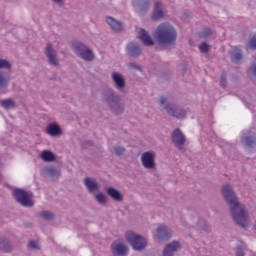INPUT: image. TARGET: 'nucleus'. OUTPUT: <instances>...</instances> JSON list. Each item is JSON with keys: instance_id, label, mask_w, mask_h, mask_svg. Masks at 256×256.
Segmentation results:
<instances>
[{"instance_id": "obj_1", "label": "nucleus", "mask_w": 256, "mask_h": 256, "mask_svg": "<svg viewBox=\"0 0 256 256\" xmlns=\"http://www.w3.org/2000/svg\"><path fill=\"white\" fill-rule=\"evenodd\" d=\"M222 196L228 202L232 219L239 227H249V211L245 205L239 203V198L233 190V186L226 184L222 186Z\"/></svg>"}, {"instance_id": "obj_2", "label": "nucleus", "mask_w": 256, "mask_h": 256, "mask_svg": "<svg viewBox=\"0 0 256 256\" xmlns=\"http://www.w3.org/2000/svg\"><path fill=\"white\" fill-rule=\"evenodd\" d=\"M154 38L159 45L169 47L177 41V30L169 22L161 23L154 32Z\"/></svg>"}, {"instance_id": "obj_3", "label": "nucleus", "mask_w": 256, "mask_h": 256, "mask_svg": "<svg viewBox=\"0 0 256 256\" xmlns=\"http://www.w3.org/2000/svg\"><path fill=\"white\" fill-rule=\"evenodd\" d=\"M102 99L108 105L109 109L115 115H121L125 111V104L121 101L119 94L113 89H108L103 92Z\"/></svg>"}, {"instance_id": "obj_4", "label": "nucleus", "mask_w": 256, "mask_h": 256, "mask_svg": "<svg viewBox=\"0 0 256 256\" xmlns=\"http://www.w3.org/2000/svg\"><path fill=\"white\" fill-rule=\"evenodd\" d=\"M159 105L168 115L176 117V119H185L187 117V111L183 108L171 104V100L167 96H161Z\"/></svg>"}, {"instance_id": "obj_5", "label": "nucleus", "mask_w": 256, "mask_h": 256, "mask_svg": "<svg viewBox=\"0 0 256 256\" xmlns=\"http://www.w3.org/2000/svg\"><path fill=\"white\" fill-rule=\"evenodd\" d=\"M125 238L128 243H130L134 251H143V249L147 247V239L133 231H127L125 233Z\"/></svg>"}, {"instance_id": "obj_6", "label": "nucleus", "mask_w": 256, "mask_h": 256, "mask_svg": "<svg viewBox=\"0 0 256 256\" xmlns=\"http://www.w3.org/2000/svg\"><path fill=\"white\" fill-rule=\"evenodd\" d=\"M72 49L78 57L83 59L84 61H93L95 58V54H93V50L89 49L85 44L81 42H73Z\"/></svg>"}, {"instance_id": "obj_7", "label": "nucleus", "mask_w": 256, "mask_h": 256, "mask_svg": "<svg viewBox=\"0 0 256 256\" xmlns=\"http://www.w3.org/2000/svg\"><path fill=\"white\" fill-rule=\"evenodd\" d=\"M13 195L18 201V203H21L23 207H33V193L27 192L21 189H16L13 192Z\"/></svg>"}, {"instance_id": "obj_8", "label": "nucleus", "mask_w": 256, "mask_h": 256, "mask_svg": "<svg viewBox=\"0 0 256 256\" xmlns=\"http://www.w3.org/2000/svg\"><path fill=\"white\" fill-rule=\"evenodd\" d=\"M157 154L154 151H147L141 155V163L144 169H155V158Z\"/></svg>"}, {"instance_id": "obj_9", "label": "nucleus", "mask_w": 256, "mask_h": 256, "mask_svg": "<svg viewBox=\"0 0 256 256\" xmlns=\"http://www.w3.org/2000/svg\"><path fill=\"white\" fill-rule=\"evenodd\" d=\"M171 235L172 231L166 225H160L155 231H153L154 239H158L160 241H166L167 239H170Z\"/></svg>"}, {"instance_id": "obj_10", "label": "nucleus", "mask_w": 256, "mask_h": 256, "mask_svg": "<svg viewBox=\"0 0 256 256\" xmlns=\"http://www.w3.org/2000/svg\"><path fill=\"white\" fill-rule=\"evenodd\" d=\"M45 55L50 65H59V58L57 57V50L53 48V45L47 44L45 49Z\"/></svg>"}, {"instance_id": "obj_11", "label": "nucleus", "mask_w": 256, "mask_h": 256, "mask_svg": "<svg viewBox=\"0 0 256 256\" xmlns=\"http://www.w3.org/2000/svg\"><path fill=\"white\" fill-rule=\"evenodd\" d=\"M167 15V10L165 6L161 2H155L154 10L152 13L153 21H159V19H163Z\"/></svg>"}, {"instance_id": "obj_12", "label": "nucleus", "mask_w": 256, "mask_h": 256, "mask_svg": "<svg viewBox=\"0 0 256 256\" xmlns=\"http://www.w3.org/2000/svg\"><path fill=\"white\" fill-rule=\"evenodd\" d=\"M136 32H137V37L142 41L143 45H146L147 47H151V45H155L153 38H151L147 30L143 28H137Z\"/></svg>"}, {"instance_id": "obj_13", "label": "nucleus", "mask_w": 256, "mask_h": 256, "mask_svg": "<svg viewBox=\"0 0 256 256\" xmlns=\"http://www.w3.org/2000/svg\"><path fill=\"white\" fill-rule=\"evenodd\" d=\"M172 141L175 146L181 151L183 150V145H185V135H183V132H181V130L176 129L172 133Z\"/></svg>"}, {"instance_id": "obj_14", "label": "nucleus", "mask_w": 256, "mask_h": 256, "mask_svg": "<svg viewBox=\"0 0 256 256\" xmlns=\"http://www.w3.org/2000/svg\"><path fill=\"white\" fill-rule=\"evenodd\" d=\"M179 249H181V244L177 241H173L166 245L162 256H173L175 255L176 251H179Z\"/></svg>"}, {"instance_id": "obj_15", "label": "nucleus", "mask_w": 256, "mask_h": 256, "mask_svg": "<svg viewBox=\"0 0 256 256\" xmlns=\"http://www.w3.org/2000/svg\"><path fill=\"white\" fill-rule=\"evenodd\" d=\"M106 23L112 31H116L117 33H119V31H123V23L111 16L106 17Z\"/></svg>"}, {"instance_id": "obj_16", "label": "nucleus", "mask_w": 256, "mask_h": 256, "mask_svg": "<svg viewBox=\"0 0 256 256\" xmlns=\"http://www.w3.org/2000/svg\"><path fill=\"white\" fill-rule=\"evenodd\" d=\"M141 52V47L137 43L131 42L127 45L126 53L130 55V57H139Z\"/></svg>"}, {"instance_id": "obj_17", "label": "nucleus", "mask_w": 256, "mask_h": 256, "mask_svg": "<svg viewBox=\"0 0 256 256\" xmlns=\"http://www.w3.org/2000/svg\"><path fill=\"white\" fill-rule=\"evenodd\" d=\"M112 252L117 256H126L129 253V249L125 244L114 243L112 244Z\"/></svg>"}, {"instance_id": "obj_18", "label": "nucleus", "mask_w": 256, "mask_h": 256, "mask_svg": "<svg viewBox=\"0 0 256 256\" xmlns=\"http://www.w3.org/2000/svg\"><path fill=\"white\" fill-rule=\"evenodd\" d=\"M112 80L116 88H118L119 90L125 89V77H123L121 73L113 72Z\"/></svg>"}, {"instance_id": "obj_19", "label": "nucleus", "mask_w": 256, "mask_h": 256, "mask_svg": "<svg viewBox=\"0 0 256 256\" xmlns=\"http://www.w3.org/2000/svg\"><path fill=\"white\" fill-rule=\"evenodd\" d=\"M84 185L90 193H95L99 189V184L94 178H85Z\"/></svg>"}, {"instance_id": "obj_20", "label": "nucleus", "mask_w": 256, "mask_h": 256, "mask_svg": "<svg viewBox=\"0 0 256 256\" xmlns=\"http://www.w3.org/2000/svg\"><path fill=\"white\" fill-rule=\"evenodd\" d=\"M46 133L50 135V137H59V135H61V127H59L57 123H51L46 129Z\"/></svg>"}, {"instance_id": "obj_21", "label": "nucleus", "mask_w": 256, "mask_h": 256, "mask_svg": "<svg viewBox=\"0 0 256 256\" xmlns=\"http://www.w3.org/2000/svg\"><path fill=\"white\" fill-rule=\"evenodd\" d=\"M106 193L109 195V197H111L114 201H123V194H121V192H119V190L113 188V187H109L106 190Z\"/></svg>"}, {"instance_id": "obj_22", "label": "nucleus", "mask_w": 256, "mask_h": 256, "mask_svg": "<svg viewBox=\"0 0 256 256\" xmlns=\"http://www.w3.org/2000/svg\"><path fill=\"white\" fill-rule=\"evenodd\" d=\"M40 157L42 161H45L46 163H51L55 160V153L51 150H44L41 152Z\"/></svg>"}, {"instance_id": "obj_23", "label": "nucleus", "mask_w": 256, "mask_h": 256, "mask_svg": "<svg viewBox=\"0 0 256 256\" xmlns=\"http://www.w3.org/2000/svg\"><path fill=\"white\" fill-rule=\"evenodd\" d=\"M240 141L242 145H244V147H253V143H255L256 137L251 135L247 136V134H243Z\"/></svg>"}, {"instance_id": "obj_24", "label": "nucleus", "mask_w": 256, "mask_h": 256, "mask_svg": "<svg viewBox=\"0 0 256 256\" xmlns=\"http://www.w3.org/2000/svg\"><path fill=\"white\" fill-rule=\"evenodd\" d=\"M231 59L233 63H239V61L243 59V54L241 53V49H239V47H234L232 49Z\"/></svg>"}, {"instance_id": "obj_25", "label": "nucleus", "mask_w": 256, "mask_h": 256, "mask_svg": "<svg viewBox=\"0 0 256 256\" xmlns=\"http://www.w3.org/2000/svg\"><path fill=\"white\" fill-rule=\"evenodd\" d=\"M0 105L7 110L15 109V101H13L11 98L1 100Z\"/></svg>"}, {"instance_id": "obj_26", "label": "nucleus", "mask_w": 256, "mask_h": 256, "mask_svg": "<svg viewBox=\"0 0 256 256\" xmlns=\"http://www.w3.org/2000/svg\"><path fill=\"white\" fill-rule=\"evenodd\" d=\"M95 199L99 205H107V195H105L103 192L95 194Z\"/></svg>"}, {"instance_id": "obj_27", "label": "nucleus", "mask_w": 256, "mask_h": 256, "mask_svg": "<svg viewBox=\"0 0 256 256\" xmlns=\"http://www.w3.org/2000/svg\"><path fill=\"white\" fill-rule=\"evenodd\" d=\"M9 87V78L3 72H0V89Z\"/></svg>"}, {"instance_id": "obj_28", "label": "nucleus", "mask_w": 256, "mask_h": 256, "mask_svg": "<svg viewBox=\"0 0 256 256\" xmlns=\"http://www.w3.org/2000/svg\"><path fill=\"white\" fill-rule=\"evenodd\" d=\"M0 249L9 253L11 251V243L7 239H0Z\"/></svg>"}, {"instance_id": "obj_29", "label": "nucleus", "mask_w": 256, "mask_h": 256, "mask_svg": "<svg viewBox=\"0 0 256 256\" xmlns=\"http://www.w3.org/2000/svg\"><path fill=\"white\" fill-rule=\"evenodd\" d=\"M149 9V2H141L139 6H136V11H147Z\"/></svg>"}, {"instance_id": "obj_30", "label": "nucleus", "mask_w": 256, "mask_h": 256, "mask_svg": "<svg viewBox=\"0 0 256 256\" xmlns=\"http://www.w3.org/2000/svg\"><path fill=\"white\" fill-rule=\"evenodd\" d=\"M0 69H11V63L5 59H0Z\"/></svg>"}, {"instance_id": "obj_31", "label": "nucleus", "mask_w": 256, "mask_h": 256, "mask_svg": "<svg viewBox=\"0 0 256 256\" xmlns=\"http://www.w3.org/2000/svg\"><path fill=\"white\" fill-rule=\"evenodd\" d=\"M127 67H128L129 69H136L137 71H142L141 66L138 65V64H136V63H133V62L128 63V64H127Z\"/></svg>"}, {"instance_id": "obj_32", "label": "nucleus", "mask_w": 256, "mask_h": 256, "mask_svg": "<svg viewBox=\"0 0 256 256\" xmlns=\"http://www.w3.org/2000/svg\"><path fill=\"white\" fill-rule=\"evenodd\" d=\"M30 249H39V242L32 240L28 243Z\"/></svg>"}, {"instance_id": "obj_33", "label": "nucleus", "mask_w": 256, "mask_h": 256, "mask_svg": "<svg viewBox=\"0 0 256 256\" xmlns=\"http://www.w3.org/2000/svg\"><path fill=\"white\" fill-rule=\"evenodd\" d=\"M209 35H211V29L206 28V29L200 34V37H202V39H207V37H209Z\"/></svg>"}, {"instance_id": "obj_34", "label": "nucleus", "mask_w": 256, "mask_h": 256, "mask_svg": "<svg viewBox=\"0 0 256 256\" xmlns=\"http://www.w3.org/2000/svg\"><path fill=\"white\" fill-rule=\"evenodd\" d=\"M199 50L201 51V53H207V51H209V46L207 45V43H202L199 45Z\"/></svg>"}, {"instance_id": "obj_35", "label": "nucleus", "mask_w": 256, "mask_h": 256, "mask_svg": "<svg viewBox=\"0 0 256 256\" xmlns=\"http://www.w3.org/2000/svg\"><path fill=\"white\" fill-rule=\"evenodd\" d=\"M114 153L116 155H123V153H125V148H123L121 146H117L114 148Z\"/></svg>"}, {"instance_id": "obj_36", "label": "nucleus", "mask_w": 256, "mask_h": 256, "mask_svg": "<svg viewBox=\"0 0 256 256\" xmlns=\"http://www.w3.org/2000/svg\"><path fill=\"white\" fill-rule=\"evenodd\" d=\"M250 49H256V35H254L249 41Z\"/></svg>"}, {"instance_id": "obj_37", "label": "nucleus", "mask_w": 256, "mask_h": 256, "mask_svg": "<svg viewBox=\"0 0 256 256\" xmlns=\"http://www.w3.org/2000/svg\"><path fill=\"white\" fill-rule=\"evenodd\" d=\"M41 217H43V219H51L53 217V213L49 211H43L41 213Z\"/></svg>"}, {"instance_id": "obj_38", "label": "nucleus", "mask_w": 256, "mask_h": 256, "mask_svg": "<svg viewBox=\"0 0 256 256\" xmlns=\"http://www.w3.org/2000/svg\"><path fill=\"white\" fill-rule=\"evenodd\" d=\"M220 85L222 87H227V79H225V77H222L220 80Z\"/></svg>"}, {"instance_id": "obj_39", "label": "nucleus", "mask_w": 256, "mask_h": 256, "mask_svg": "<svg viewBox=\"0 0 256 256\" xmlns=\"http://www.w3.org/2000/svg\"><path fill=\"white\" fill-rule=\"evenodd\" d=\"M236 256H245V254L243 253V249L238 248L236 251Z\"/></svg>"}, {"instance_id": "obj_40", "label": "nucleus", "mask_w": 256, "mask_h": 256, "mask_svg": "<svg viewBox=\"0 0 256 256\" xmlns=\"http://www.w3.org/2000/svg\"><path fill=\"white\" fill-rule=\"evenodd\" d=\"M251 71H252V74L254 75V77H256V64L252 65Z\"/></svg>"}, {"instance_id": "obj_41", "label": "nucleus", "mask_w": 256, "mask_h": 256, "mask_svg": "<svg viewBox=\"0 0 256 256\" xmlns=\"http://www.w3.org/2000/svg\"><path fill=\"white\" fill-rule=\"evenodd\" d=\"M52 1L57 5H61V3H63V0H52Z\"/></svg>"}]
</instances>
